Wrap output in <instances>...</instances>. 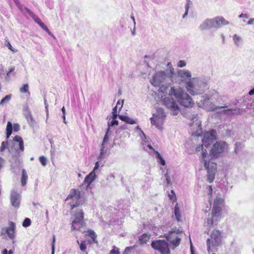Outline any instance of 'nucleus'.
<instances>
[{
	"mask_svg": "<svg viewBox=\"0 0 254 254\" xmlns=\"http://www.w3.org/2000/svg\"><path fill=\"white\" fill-rule=\"evenodd\" d=\"M201 98L198 102V106L207 111H214L217 109L226 108L225 106H217L212 102V101H215L219 103L221 100L218 92L215 90H210L208 94L202 96Z\"/></svg>",
	"mask_w": 254,
	"mask_h": 254,
	"instance_id": "nucleus-1",
	"label": "nucleus"
},
{
	"mask_svg": "<svg viewBox=\"0 0 254 254\" xmlns=\"http://www.w3.org/2000/svg\"><path fill=\"white\" fill-rule=\"evenodd\" d=\"M186 88L190 94L194 96L204 92L208 89L209 85L203 79L193 78L186 82Z\"/></svg>",
	"mask_w": 254,
	"mask_h": 254,
	"instance_id": "nucleus-2",
	"label": "nucleus"
},
{
	"mask_svg": "<svg viewBox=\"0 0 254 254\" xmlns=\"http://www.w3.org/2000/svg\"><path fill=\"white\" fill-rule=\"evenodd\" d=\"M223 202V199L219 197H216L214 199L211 212V217L208 218L207 221L205 222V226L208 228L217 224L220 217L222 210L221 206Z\"/></svg>",
	"mask_w": 254,
	"mask_h": 254,
	"instance_id": "nucleus-3",
	"label": "nucleus"
},
{
	"mask_svg": "<svg viewBox=\"0 0 254 254\" xmlns=\"http://www.w3.org/2000/svg\"><path fill=\"white\" fill-rule=\"evenodd\" d=\"M170 95H173L181 105L189 107L192 104V101L190 96L180 86L172 87L170 90Z\"/></svg>",
	"mask_w": 254,
	"mask_h": 254,
	"instance_id": "nucleus-4",
	"label": "nucleus"
},
{
	"mask_svg": "<svg viewBox=\"0 0 254 254\" xmlns=\"http://www.w3.org/2000/svg\"><path fill=\"white\" fill-rule=\"evenodd\" d=\"M229 24V22L222 16H217L214 18L206 19L199 26V29L201 31L210 29L212 28H219L222 25Z\"/></svg>",
	"mask_w": 254,
	"mask_h": 254,
	"instance_id": "nucleus-5",
	"label": "nucleus"
},
{
	"mask_svg": "<svg viewBox=\"0 0 254 254\" xmlns=\"http://www.w3.org/2000/svg\"><path fill=\"white\" fill-rule=\"evenodd\" d=\"M216 132L214 130H211L210 132H207L204 133L202 139V144L196 147V151H202V159L206 158L208 156V153L206 149L204 150V146L208 148L216 140Z\"/></svg>",
	"mask_w": 254,
	"mask_h": 254,
	"instance_id": "nucleus-6",
	"label": "nucleus"
},
{
	"mask_svg": "<svg viewBox=\"0 0 254 254\" xmlns=\"http://www.w3.org/2000/svg\"><path fill=\"white\" fill-rule=\"evenodd\" d=\"M221 232L219 230H215L211 234L210 238L206 241L207 251L210 253L213 252V249L221 244Z\"/></svg>",
	"mask_w": 254,
	"mask_h": 254,
	"instance_id": "nucleus-7",
	"label": "nucleus"
},
{
	"mask_svg": "<svg viewBox=\"0 0 254 254\" xmlns=\"http://www.w3.org/2000/svg\"><path fill=\"white\" fill-rule=\"evenodd\" d=\"M84 213L81 209L78 208L74 214V219L72 222L71 228L73 230L81 231L84 226Z\"/></svg>",
	"mask_w": 254,
	"mask_h": 254,
	"instance_id": "nucleus-8",
	"label": "nucleus"
},
{
	"mask_svg": "<svg viewBox=\"0 0 254 254\" xmlns=\"http://www.w3.org/2000/svg\"><path fill=\"white\" fill-rule=\"evenodd\" d=\"M228 149V144L225 141L217 142L211 149L209 156L211 158H217L219 156L221 153Z\"/></svg>",
	"mask_w": 254,
	"mask_h": 254,
	"instance_id": "nucleus-9",
	"label": "nucleus"
},
{
	"mask_svg": "<svg viewBox=\"0 0 254 254\" xmlns=\"http://www.w3.org/2000/svg\"><path fill=\"white\" fill-rule=\"evenodd\" d=\"M81 192L78 190L72 189L70 193L67 196L66 200L72 199L73 202L70 203L72 209L82 204L81 200Z\"/></svg>",
	"mask_w": 254,
	"mask_h": 254,
	"instance_id": "nucleus-10",
	"label": "nucleus"
},
{
	"mask_svg": "<svg viewBox=\"0 0 254 254\" xmlns=\"http://www.w3.org/2000/svg\"><path fill=\"white\" fill-rule=\"evenodd\" d=\"M173 70H170V71L167 70L166 71H161L156 72L153 76L152 80H151V84L154 86H160L166 78L173 74Z\"/></svg>",
	"mask_w": 254,
	"mask_h": 254,
	"instance_id": "nucleus-11",
	"label": "nucleus"
},
{
	"mask_svg": "<svg viewBox=\"0 0 254 254\" xmlns=\"http://www.w3.org/2000/svg\"><path fill=\"white\" fill-rule=\"evenodd\" d=\"M151 246L153 249L158 251L161 254H169L170 253L168 243L165 240H157L153 241Z\"/></svg>",
	"mask_w": 254,
	"mask_h": 254,
	"instance_id": "nucleus-12",
	"label": "nucleus"
},
{
	"mask_svg": "<svg viewBox=\"0 0 254 254\" xmlns=\"http://www.w3.org/2000/svg\"><path fill=\"white\" fill-rule=\"evenodd\" d=\"M172 95H170L169 91L168 96L164 98L162 102L164 105L173 111V115H176L179 111V108L175 100L172 97Z\"/></svg>",
	"mask_w": 254,
	"mask_h": 254,
	"instance_id": "nucleus-13",
	"label": "nucleus"
},
{
	"mask_svg": "<svg viewBox=\"0 0 254 254\" xmlns=\"http://www.w3.org/2000/svg\"><path fill=\"white\" fill-rule=\"evenodd\" d=\"M204 167L207 171V181L209 183L213 182L216 172V164L210 161H207L206 158L203 159Z\"/></svg>",
	"mask_w": 254,
	"mask_h": 254,
	"instance_id": "nucleus-14",
	"label": "nucleus"
},
{
	"mask_svg": "<svg viewBox=\"0 0 254 254\" xmlns=\"http://www.w3.org/2000/svg\"><path fill=\"white\" fill-rule=\"evenodd\" d=\"M15 229L16 226L15 224L13 222H10L8 227L2 229L1 234H6L8 238L12 240V243H14L15 241L14 239L15 237Z\"/></svg>",
	"mask_w": 254,
	"mask_h": 254,
	"instance_id": "nucleus-15",
	"label": "nucleus"
},
{
	"mask_svg": "<svg viewBox=\"0 0 254 254\" xmlns=\"http://www.w3.org/2000/svg\"><path fill=\"white\" fill-rule=\"evenodd\" d=\"M10 203L12 206L17 209L19 207V205L21 201V195L20 193L12 190L10 193Z\"/></svg>",
	"mask_w": 254,
	"mask_h": 254,
	"instance_id": "nucleus-16",
	"label": "nucleus"
},
{
	"mask_svg": "<svg viewBox=\"0 0 254 254\" xmlns=\"http://www.w3.org/2000/svg\"><path fill=\"white\" fill-rule=\"evenodd\" d=\"M189 119L192 121L190 123V126H191L193 129H196L197 132L201 131V121L198 120L197 114H193L189 116Z\"/></svg>",
	"mask_w": 254,
	"mask_h": 254,
	"instance_id": "nucleus-17",
	"label": "nucleus"
},
{
	"mask_svg": "<svg viewBox=\"0 0 254 254\" xmlns=\"http://www.w3.org/2000/svg\"><path fill=\"white\" fill-rule=\"evenodd\" d=\"M13 145L16 152L19 153L18 150H24V144L22 138L18 135H16L13 138Z\"/></svg>",
	"mask_w": 254,
	"mask_h": 254,
	"instance_id": "nucleus-18",
	"label": "nucleus"
},
{
	"mask_svg": "<svg viewBox=\"0 0 254 254\" xmlns=\"http://www.w3.org/2000/svg\"><path fill=\"white\" fill-rule=\"evenodd\" d=\"M165 119L153 116L150 118L151 124L160 130H163V125Z\"/></svg>",
	"mask_w": 254,
	"mask_h": 254,
	"instance_id": "nucleus-19",
	"label": "nucleus"
},
{
	"mask_svg": "<svg viewBox=\"0 0 254 254\" xmlns=\"http://www.w3.org/2000/svg\"><path fill=\"white\" fill-rule=\"evenodd\" d=\"M96 175L95 172L91 171L87 176H86L84 182L87 184V187H88L90 184L95 180Z\"/></svg>",
	"mask_w": 254,
	"mask_h": 254,
	"instance_id": "nucleus-20",
	"label": "nucleus"
},
{
	"mask_svg": "<svg viewBox=\"0 0 254 254\" xmlns=\"http://www.w3.org/2000/svg\"><path fill=\"white\" fill-rule=\"evenodd\" d=\"M178 75L182 78L183 80H186L191 76V72L188 70H179L178 71Z\"/></svg>",
	"mask_w": 254,
	"mask_h": 254,
	"instance_id": "nucleus-21",
	"label": "nucleus"
},
{
	"mask_svg": "<svg viewBox=\"0 0 254 254\" xmlns=\"http://www.w3.org/2000/svg\"><path fill=\"white\" fill-rule=\"evenodd\" d=\"M119 118L121 120L128 124L133 125L136 124V120L131 119L127 116L119 115Z\"/></svg>",
	"mask_w": 254,
	"mask_h": 254,
	"instance_id": "nucleus-22",
	"label": "nucleus"
},
{
	"mask_svg": "<svg viewBox=\"0 0 254 254\" xmlns=\"http://www.w3.org/2000/svg\"><path fill=\"white\" fill-rule=\"evenodd\" d=\"M167 240L170 242V243L172 244L173 246H174L175 248L178 247L181 242V238L178 237H175V239H172V236H165Z\"/></svg>",
	"mask_w": 254,
	"mask_h": 254,
	"instance_id": "nucleus-23",
	"label": "nucleus"
},
{
	"mask_svg": "<svg viewBox=\"0 0 254 254\" xmlns=\"http://www.w3.org/2000/svg\"><path fill=\"white\" fill-rule=\"evenodd\" d=\"M240 109L237 108L234 109H227L224 110L221 112V113H224L227 115H234L240 114Z\"/></svg>",
	"mask_w": 254,
	"mask_h": 254,
	"instance_id": "nucleus-24",
	"label": "nucleus"
},
{
	"mask_svg": "<svg viewBox=\"0 0 254 254\" xmlns=\"http://www.w3.org/2000/svg\"><path fill=\"white\" fill-rule=\"evenodd\" d=\"M13 126L12 125V123L8 121L7 123V126L6 127V138L7 139L10 135L12 133Z\"/></svg>",
	"mask_w": 254,
	"mask_h": 254,
	"instance_id": "nucleus-25",
	"label": "nucleus"
},
{
	"mask_svg": "<svg viewBox=\"0 0 254 254\" xmlns=\"http://www.w3.org/2000/svg\"><path fill=\"white\" fill-rule=\"evenodd\" d=\"M28 176L25 169H23L22 171V177L21 179V185L24 186L26 184Z\"/></svg>",
	"mask_w": 254,
	"mask_h": 254,
	"instance_id": "nucleus-26",
	"label": "nucleus"
},
{
	"mask_svg": "<svg viewBox=\"0 0 254 254\" xmlns=\"http://www.w3.org/2000/svg\"><path fill=\"white\" fill-rule=\"evenodd\" d=\"M153 116L156 117H159V118H163V119H165L166 115L165 114V113H164L163 109L158 108L157 109L156 114H154L153 115Z\"/></svg>",
	"mask_w": 254,
	"mask_h": 254,
	"instance_id": "nucleus-27",
	"label": "nucleus"
},
{
	"mask_svg": "<svg viewBox=\"0 0 254 254\" xmlns=\"http://www.w3.org/2000/svg\"><path fill=\"white\" fill-rule=\"evenodd\" d=\"M174 214L177 220L178 221H181V215L180 212V210L178 204H177L175 206Z\"/></svg>",
	"mask_w": 254,
	"mask_h": 254,
	"instance_id": "nucleus-28",
	"label": "nucleus"
},
{
	"mask_svg": "<svg viewBox=\"0 0 254 254\" xmlns=\"http://www.w3.org/2000/svg\"><path fill=\"white\" fill-rule=\"evenodd\" d=\"M155 154H156V157L158 159V162H159L160 164L163 166L165 165L166 162L163 157L161 156L160 154L157 151H155Z\"/></svg>",
	"mask_w": 254,
	"mask_h": 254,
	"instance_id": "nucleus-29",
	"label": "nucleus"
},
{
	"mask_svg": "<svg viewBox=\"0 0 254 254\" xmlns=\"http://www.w3.org/2000/svg\"><path fill=\"white\" fill-rule=\"evenodd\" d=\"M12 95L11 94L5 96L0 101V106H3L4 104L8 103L11 98Z\"/></svg>",
	"mask_w": 254,
	"mask_h": 254,
	"instance_id": "nucleus-30",
	"label": "nucleus"
},
{
	"mask_svg": "<svg viewBox=\"0 0 254 254\" xmlns=\"http://www.w3.org/2000/svg\"><path fill=\"white\" fill-rule=\"evenodd\" d=\"M243 144L240 142H237L235 144L234 152L236 154L238 152L243 148Z\"/></svg>",
	"mask_w": 254,
	"mask_h": 254,
	"instance_id": "nucleus-31",
	"label": "nucleus"
},
{
	"mask_svg": "<svg viewBox=\"0 0 254 254\" xmlns=\"http://www.w3.org/2000/svg\"><path fill=\"white\" fill-rule=\"evenodd\" d=\"M149 236L147 234H144L139 239L140 243L143 244H145L147 241L149 240Z\"/></svg>",
	"mask_w": 254,
	"mask_h": 254,
	"instance_id": "nucleus-32",
	"label": "nucleus"
},
{
	"mask_svg": "<svg viewBox=\"0 0 254 254\" xmlns=\"http://www.w3.org/2000/svg\"><path fill=\"white\" fill-rule=\"evenodd\" d=\"M233 38L235 45L237 47H239L241 44V38L238 36L237 34H234Z\"/></svg>",
	"mask_w": 254,
	"mask_h": 254,
	"instance_id": "nucleus-33",
	"label": "nucleus"
},
{
	"mask_svg": "<svg viewBox=\"0 0 254 254\" xmlns=\"http://www.w3.org/2000/svg\"><path fill=\"white\" fill-rule=\"evenodd\" d=\"M89 236L92 239L93 242L95 243H97V241L96 239V235L95 232L93 230H90L88 231Z\"/></svg>",
	"mask_w": 254,
	"mask_h": 254,
	"instance_id": "nucleus-34",
	"label": "nucleus"
},
{
	"mask_svg": "<svg viewBox=\"0 0 254 254\" xmlns=\"http://www.w3.org/2000/svg\"><path fill=\"white\" fill-rule=\"evenodd\" d=\"M187 2L185 5V12L183 15V18H185L188 14L189 9L190 8V0H187Z\"/></svg>",
	"mask_w": 254,
	"mask_h": 254,
	"instance_id": "nucleus-35",
	"label": "nucleus"
},
{
	"mask_svg": "<svg viewBox=\"0 0 254 254\" xmlns=\"http://www.w3.org/2000/svg\"><path fill=\"white\" fill-rule=\"evenodd\" d=\"M28 84H25L23 85V86L20 88V92L21 93H27L28 92V94H29L30 93L28 92Z\"/></svg>",
	"mask_w": 254,
	"mask_h": 254,
	"instance_id": "nucleus-36",
	"label": "nucleus"
},
{
	"mask_svg": "<svg viewBox=\"0 0 254 254\" xmlns=\"http://www.w3.org/2000/svg\"><path fill=\"white\" fill-rule=\"evenodd\" d=\"M117 118H112V120L108 123V126L109 127H113L115 125H118L119 124L118 121L116 120Z\"/></svg>",
	"mask_w": 254,
	"mask_h": 254,
	"instance_id": "nucleus-37",
	"label": "nucleus"
},
{
	"mask_svg": "<svg viewBox=\"0 0 254 254\" xmlns=\"http://www.w3.org/2000/svg\"><path fill=\"white\" fill-rule=\"evenodd\" d=\"M31 220L28 218H26L24 220L22 223V226L24 227H27L31 225Z\"/></svg>",
	"mask_w": 254,
	"mask_h": 254,
	"instance_id": "nucleus-38",
	"label": "nucleus"
},
{
	"mask_svg": "<svg viewBox=\"0 0 254 254\" xmlns=\"http://www.w3.org/2000/svg\"><path fill=\"white\" fill-rule=\"evenodd\" d=\"M77 243L80 245V249L81 251L84 252L86 249V246L85 245V241H82L80 244H79V242L78 240L77 241Z\"/></svg>",
	"mask_w": 254,
	"mask_h": 254,
	"instance_id": "nucleus-39",
	"label": "nucleus"
},
{
	"mask_svg": "<svg viewBox=\"0 0 254 254\" xmlns=\"http://www.w3.org/2000/svg\"><path fill=\"white\" fill-rule=\"evenodd\" d=\"M39 26L44 30L46 32H47L48 33L49 35H53L52 33L50 31V30H49V29L47 28V27L44 24V23L43 22H42L41 23H40V24L39 25Z\"/></svg>",
	"mask_w": 254,
	"mask_h": 254,
	"instance_id": "nucleus-40",
	"label": "nucleus"
},
{
	"mask_svg": "<svg viewBox=\"0 0 254 254\" xmlns=\"http://www.w3.org/2000/svg\"><path fill=\"white\" fill-rule=\"evenodd\" d=\"M7 141L2 142L1 146L0 147V151L2 152L6 148L9 149V151H10V150L9 149V147L7 146Z\"/></svg>",
	"mask_w": 254,
	"mask_h": 254,
	"instance_id": "nucleus-41",
	"label": "nucleus"
},
{
	"mask_svg": "<svg viewBox=\"0 0 254 254\" xmlns=\"http://www.w3.org/2000/svg\"><path fill=\"white\" fill-rule=\"evenodd\" d=\"M106 153V150H105L104 146H102V147L101 149V152L99 155L98 159H101L102 158H103L104 155Z\"/></svg>",
	"mask_w": 254,
	"mask_h": 254,
	"instance_id": "nucleus-42",
	"label": "nucleus"
},
{
	"mask_svg": "<svg viewBox=\"0 0 254 254\" xmlns=\"http://www.w3.org/2000/svg\"><path fill=\"white\" fill-rule=\"evenodd\" d=\"M39 160L43 166H45L47 165V159L44 156H40Z\"/></svg>",
	"mask_w": 254,
	"mask_h": 254,
	"instance_id": "nucleus-43",
	"label": "nucleus"
},
{
	"mask_svg": "<svg viewBox=\"0 0 254 254\" xmlns=\"http://www.w3.org/2000/svg\"><path fill=\"white\" fill-rule=\"evenodd\" d=\"M109 254H120L119 249L116 246H113V249L110 252Z\"/></svg>",
	"mask_w": 254,
	"mask_h": 254,
	"instance_id": "nucleus-44",
	"label": "nucleus"
},
{
	"mask_svg": "<svg viewBox=\"0 0 254 254\" xmlns=\"http://www.w3.org/2000/svg\"><path fill=\"white\" fill-rule=\"evenodd\" d=\"M32 19L34 20V21L39 24V25L42 22L41 21V19L35 14H34L32 17Z\"/></svg>",
	"mask_w": 254,
	"mask_h": 254,
	"instance_id": "nucleus-45",
	"label": "nucleus"
},
{
	"mask_svg": "<svg viewBox=\"0 0 254 254\" xmlns=\"http://www.w3.org/2000/svg\"><path fill=\"white\" fill-rule=\"evenodd\" d=\"M160 88H159V91L160 92H162L163 93H165L167 91V87L165 85H160Z\"/></svg>",
	"mask_w": 254,
	"mask_h": 254,
	"instance_id": "nucleus-46",
	"label": "nucleus"
},
{
	"mask_svg": "<svg viewBox=\"0 0 254 254\" xmlns=\"http://www.w3.org/2000/svg\"><path fill=\"white\" fill-rule=\"evenodd\" d=\"M55 243H56V237L55 235H53V241H52V254H54V253H55Z\"/></svg>",
	"mask_w": 254,
	"mask_h": 254,
	"instance_id": "nucleus-47",
	"label": "nucleus"
},
{
	"mask_svg": "<svg viewBox=\"0 0 254 254\" xmlns=\"http://www.w3.org/2000/svg\"><path fill=\"white\" fill-rule=\"evenodd\" d=\"M169 197L170 199L173 201H175L176 199L175 193L174 190L171 191V193L169 194Z\"/></svg>",
	"mask_w": 254,
	"mask_h": 254,
	"instance_id": "nucleus-48",
	"label": "nucleus"
},
{
	"mask_svg": "<svg viewBox=\"0 0 254 254\" xmlns=\"http://www.w3.org/2000/svg\"><path fill=\"white\" fill-rule=\"evenodd\" d=\"M164 177H165V178L166 179L167 184L168 185H171V179H170V178H169V177L168 176V173H166V174H165Z\"/></svg>",
	"mask_w": 254,
	"mask_h": 254,
	"instance_id": "nucleus-49",
	"label": "nucleus"
},
{
	"mask_svg": "<svg viewBox=\"0 0 254 254\" xmlns=\"http://www.w3.org/2000/svg\"><path fill=\"white\" fill-rule=\"evenodd\" d=\"M112 113H113V116H112V118H117V117L118 116L119 117V115H118V114H117V106H116L115 107H114V108H113Z\"/></svg>",
	"mask_w": 254,
	"mask_h": 254,
	"instance_id": "nucleus-50",
	"label": "nucleus"
},
{
	"mask_svg": "<svg viewBox=\"0 0 254 254\" xmlns=\"http://www.w3.org/2000/svg\"><path fill=\"white\" fill-rule=\"evenodd\" d=\"M109 140V137L108 135L105 134L103 140L102 146H104L105 144H106Z\"/></svg>",
	"mask_w": 254,
	"mask_h": 254,
	"instance_id": "nucleus-51",
	"label": "nucleus"
},
{
	"mask_svg": "<svg viewBox=\"0 0 254 254\" xmlns=\"http://www.w3.org/2000/svg\"><path fill=\"white\" fill-rule=\"evenodd\" d=\"M5 45H6V46L8 47V48L10 50H11L12 52H15V51L13 49L12 47L11 46L10 43L7 39L5 41Z\"/></svg>",
	"mask_w": 254,
	"mask_h": 254,
	"instance_id": "nucleus-52",
	"label": "nucleus"
},
{
	"mask_svg": "<svg viewBox=\"0 0 254 254\" xmlns=\"http://www.w3.org/2000/svg\"><path fill=\"white\" fill-rule=\"evenodd\" d=\"M24 10H25V11L31 17H32L35 14L32 11H31L29 8H28L26 7H24Z\"/></svg>",
	"mask_w": 254,
	"mask_h": 254,
	"instance_id": "nucleus-53",
	"label": "nucleus"
},
{
	"mask_svg": "<svg viewBox=\"0 0 254 254\" xmlns=\"http://www.w3.org/2000/svg\"><path fill=\"white\" fill-rule=\"evenodd\" d=\"M12 129L14 131H18L20 129V126L18 124H14Z\"/></svg>",
	"mask_w": 254,
	"mask_h": 254,
	"instance_id": "nucleus-54",
	"label": "nucleus"
},
{
	"mask_svg": "<svg viewBox=\"0 0 254 254\" xmlns=\"http://www.w3.org/2000/svg\"><path fill=\"white\" fill-rule=\"evenodd\" d=\"M27 119L28 121L30 122L31 124H33L35 122L31 114H29V116L27 117Z\"/></svg>",
	"mask_w": 254,
	"mask_h": 254,
	"instance_id": "nucleus-55",
	"label": "nucleus"
},
{
	"mask_svg": "<svg viewBox=\"0 0 254 254\" xmlns=\"http://www.w3.org/2000/svg\"><path fill=\"white\" fill-rule=\"evenodd\" d=\"M171 235L172 239H175V237H178L174 232H170L168 234H166V236H171Z\"/></svg>",
	"mask_w": 254,
	"mask_h": 254,
	"instance_id": "nucleus-56",
	"label": "nucleus"
},
{
	"mask_svg": "<svg viewBox=\"0 0 254 254\" xmlns=\"http://www.w3.org/2000/svg\"><path fill=\"white\" fill-rule=\"evenodd\" d=\"M186 64L184 61H180L178 63V66L183 67L186 65Z\"/></svg>",
	"mask_w": 254,
	"mask_h": 254,
	"instance_id": "nucleus-57",
	"label": "nucleus"
},
{
	"mask_svg": "<svg viewBox=\"0 0 254 254\" xmlns=\"http://www.w3.org/2000/svg\"><path fill=\"white\" fill-rule=\"evenodd\" d=\"M15 70V67L14 66H11L9 69V70L8 71L7 74H6V75L7 76H8L9 74L11 73V72H13L14 71V70Z\"/></svg>",
	"mask_w": 254,
	"mask_h": 254,
	"instance_id": "nucleus-58",
	"label": "nucleus"
},
{
	"mask_svg": "<svg viewBox=\"0 0 254 254\" xmlns=\"http://www.w3.org/2000/svg\"><path fill=\"white\" fill-rule=\"evenodd\" d=\"M136 129H137V130H138L139 132L140 133V135L142 134L144 137H145V134L141 130V129L139 127V126L136 127Z\"/></svg>",
	"mask_w": 254,
	"mask_h": 254,
	"instance_id": "nucleus-59",
	"label": "nucleus"
},
{
	"mask_svg": "<svg viewBox=\"0 0 254 254\" xmlns=\"http://www.w3.org/2000/svg\"><path fill=\"white\" fill-rule=\"evenodd\" d=\"M99 167V162L97 161L95 163V166H94V169L92 171H94V172H95V171H96L98 169Z\"/></svg>",
	"mask_w": 254,
	"mask_h": 254,
	"instance_id": "nucleus-60",
	"label": "nucleus"
},
{
	"mask_svg": "<svg viewBox=\"0 0 254 254\" xmlns=\"http://www.w3.org/2000/svg\"><path fill=\"white\" fill-rule=\"evenodd\" d=\"M4 163V160L1 157H0V170L3 167Z\"/></svg>",
	"mask_w": 254,
	"mask_h": 254,
	"instance_id": "nucleus-61",
	"label": "nucleus"
},
{
	"mask_svg": "<svg viewBox=\"0 0 254 254\" xmlns=\"http://www.w3.org/2000/svg\"><path fill=\"white\" fill-rule=\"evenodd\" d=\"M208 194L210 196H211L212 194V188L211 186H208Z\"/></svg>",
	"mask_w": 254,
	"mask_h": 254,
	"instance_id": "nucleus-62",
	"label": "nucleus"
},
{
	"mask_svg": "<svg viewBox=\"0 0 254 254\" xmlns=\"http://www.w3.org/2000/svg\"><path fill=\"white\" fill-rule=\"evenodd\" d=\"M239 17L240 18H243V17H245L246 18H249V16L248 14H244V13H241L239 16Z\"/></svg>",
	"mask_w": 254,
	"mask_h": 254,
	"instance_id": "nucleus-63",
	"label": "nucleus"
},
{
	"mask_svg": "<svg viewBox=\"0 0 254 254\" xmlns=\"http://www.w3.org/2000/svg\"><path fill=\"white\" fill-rule=\"evenodd\" d=\"M254 22V18L250 19L247 22L248 25L253 24Z\"/></svg>",
	"mask_w": 254,
	"mask_h": 254,
	"instance_id": "nucleus-64",
	"label": "nucleus"
}]
</instances>
